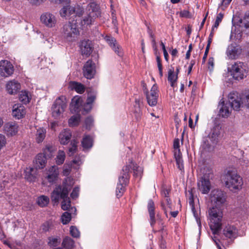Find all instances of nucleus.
<instances>
[{
  "label": "nucleus",
  "mask_w": 249,
  "mask_h": 249,
  "mask_svg": "<svg viewBox=\"0 0 249 249\" xmlns=\"http://www.w3.org/2000/svg\"><path fill=\"white\" fill-rule=\"evenodd\" d=\"M224 180L226 187L234 192L241 189L243 184L242 178L234 171H228Z\"/></svg>",
  "instance_id": "obj_3"
},
{
  "label": "nucleus",
  "mask_w": 249,
  "mask_h": 249,
  "mask_svg": "<svg viewBox=\"0 0 249 249\" xmlns=\"http://www.w3.org/2000/svg\"><path fill=\"white\" fill-rule=\"evenodd\" d=\"M195 64V61L194 60H192L190 63V65L188 70V73L190 74L192 70L193 67Z\"/></svg>",
  "instance_id": "obj_61"
},
{
  "label": "nucleus",
  "mask_w": 249,
  "mask_h": 249,
  "mask_svg": "<svg viewBox=\"0 0 249 249\" xmlns=\"http://www.w3.org/2000/svg\"><path fill=\"white\" fill-rule=\"evenodd\" d=\"M47 158L44 154H38L36 158V166L39 169H43L46 165Z\"/></svg>",
  "instance_id": "obj_28"
},
{
  "label": "nucleus",
  "mask_w": 249,
  "mask_h": 249,
  "mask_svg": "<svg viewBox=\"0 0 249 249\" xmlns=\"http://www.w3.org/2000/svg\"><path fill=\"white\" fill-rule=\"evenodd\" d=\"M208 64L209 65V68L210 69V66L211 67V69H212L213 67L214 62L213 58L211 57L209 59Z\"/></svg>",
  "instance_id": "obj_64"
},
{
  "label": "nucleus",
  "mask_w": 249,
  "mask_h": 249,
  "mask_svg": "<svg viewBox=\"0 0 249 249\" xmlns=\"http://www.w3.org/2000/svg\"><path fill=\"white\" fill-rule=\"evenodd\" d=\"M95 63L91 60H88L84 64L83 68L84 76L87 79H92L95 74Z\"/></svg>",
  "instance_id": "obj_12"
},
{
  "label": "nucleus",
  "mask_w": 249,
  "mask_h": 249,
  "mask_svg": "<svg viewBox=\"0 0 249 249\" xmlns=\"http://www.w3.org/2000/svg\"><path fill=\"white\" fill-rule=\"evenodd\" d=\"M83 100L81 96H75L71 100L70 105V110L72 113H79L84 110V106H83Z\"/></svg>",
  "instance_id": "obj_18"
},
{
  "label": "nucleus",
  "mask_w": 249,
  "mask_h": 249,
  "mask_svg": "<svg viewBox=\"0 0 249 249\" xmlns=\"http://www.w3.org/2000/svg\"><path fill=\"white\" fill-rule=\"evenodd\" d=\"M176 162L178 165V168L182 170L183 169V160L181 158L180 154L178 153V157H176Z\"/></svg>",
  "instance_id": "obj_51"
},
{
  "label": "nucleus",
  "mask_w": 249,
  "mask_h": 249,
  "mask_svg": "<svg viewBox=\"0 0 249 249\" xmlns=\"http://www.w3.org/2000/svg\"><path fill=\"white\" fill-rule=\"evenodd\" d=\"M82 55L89 56L91 53L93 47L92 42L89 40H84L81 42L80 45Z\"/></svg>",
  "instance_id": "obj_22"
},
{
  "label": "nucleus",
  "mask_w": 249,
  "mask_h": 249,
  "mask_svg": "<svg viewBox=\"0 0 249 249\" xmlns=\"http://www.w3.org/2000/svg\"><path fill=\"white\" fill-rule=\"evenodd\" d=\"M242 97L238 96L236 92H231L229 94V104L233 109L238 111L243 107L242 103Z\"/></svg>",
  "instance_id": "obj_11"
},
{
  "label": "nucleus",
  "mask_w": 249,
  "mask_h": 249,
  "mask_svg": "<svg viewBox=\"0 0 249 249\" xmlns=\"http://www.w3.org/2000/svg\"><path fill=\"white\" fill-rule=\"evenodd\" d=\"M62 247L65 249H73L74 247V241L71 237L66 236L63 240Z\"/></svg>",
  "instance_id": "obj_37"
},
{
  "label": "nucleus",
  "mask_w": 249,
  "mask_h": 249,
  "mask_svg": "<svg viewBox=\"0 0 249 249\" xmlns=\"http://www.w3.org/2000/svg\"><path fill=\"white\" fill-rule=\"evenodd\" d=\"M124 183V179L123 176L119 178V183L117 185L116 189V196L118 198L121 197L124 192V189L123 184Z\"/></svg>",
  "instance_id": "obj_34"
},
{
  "label": "nucleus",
  "mask_w": 249,
  "mask_h": 249,
  "mask_svg": "<svg viewBox=\"0 0 249 249\" xmlns=\"http://www.w3.org/2000/svg\"><path fill=\"white\" fill-rule=\"evenodd\" d=\"M73 183L71 178L65 179L62 184L56 186L51 194L53 201L58 202L62 199L61 208L64 211H69L71 207V200L69 197V192L71 190Z\"/></svg>",
  "instance_id": "obj_1"
},
{
  "label": "nucleus",
  "mask_w": 249,
  "mask_h": 249,
  "mask_svg": "<svg viewBox=\"0 0 249 249\" xmlns=\"http://www.w3.org/2000/svg\"><path fill=\"white\" fill-rule=\"evenodd\" d=\"M75 13L76 16L78 17H80L82 16L84 13V10L82 8H81L80 7H77V8H75Z\"/></svg>",
  "instance_id": "obj_58"
},
{
  "label": "nucleus",
  "mask_w": 249,
  "mask_h": 249,
  "mask_svg": "<svg viewBox=\"0 0 249 249\" xmlns=\"http://www.w3.org/2000/svg\"><path fill=\"white\" fill-rule=\"evenodd\" d=\"M222 234L226 239L233 242L238 236V230L234 225L228 224L223 228Z\"/></svg>",
  "instance_id": "obj_10"
},
{
  "label": "nucleus",
  "mask_w": 249,
  "mask_h": 249,
  "mask_svg": "<svg viewBox=\"0 0 249 249\" xmlns=\"http://www.w3.org/2000/svg\"><path fill=\"white\" fill-rule=\"evenodd\" d=\"M79 188L77 187H74L71 194V196L73 199L76 198L79 194Z\"/></svg>",
  "instance_id": "obj_53"
},
{
  "label": "nucleus",
  "mask_w": 249,
  "mask_h": 249,
  "mask_svg": "<svg viewBox=\"0 0 249 249\" xmlns=\"http://www.w3.org/2000/svg\"><path fill=\"white\" fill-rule=\"evenodd\" d=\"M220 134V131L218 126H214L211 130L209 135V138L211 140L212 143L214 144L217 142L218 137Z\"/></svg>",
  "instance_id": "obj_35"
},
{
  "label": "nucleus",
  "mask_w": 249,
  "mask_h": 249,
  "mask_svg": "<svg viewBox=\"0 0 249 249\" xmlns=\"http://www.w3.org/2000/svg\"><path fill=\"white\" fill-rule=\"evenodd\" d=\"M71 137V133L70 130L64 129L59 135V140L61 144L66 145L68 143Z\"/></svg>",
  "instance_id": "obj_25"
},
{
  "label": "nucleus",
  "mask_w": 249,
  "mask_h": 249,
  "mask_svg": "<svg viewBox=\"0 0 249 249\" xmlns=\"http://www.w3.org/2000/svg\"><path fill=\"white\" fill-rule=\"evenodd\" d=\"M75 9L74 7L67 5L63 7L60 10V15L62 17H66L70 16L72 14H74Z\"/></svg>",
  "instance_id": "obj_33"
},
{
  "label": "nucleus",
  "mask_w": 249,
  "mask_h": 249,
  "mask_svg": "<svg viewBox=\"0 0 249 249\" xmlns=\"http://www.w3.org/2000/svg\"><path fill=\"white\" fill-rule=\"evenodd\" d=\"M143 105L142 99L141 98H136L132 110L133 115L137 122H140L143 115L142 108Z\"/></svg>",
  "instance_id": "obj_13"
},
{
  "label": "nucleus",
  "mask_w": 249,
  "mask_h": 249,
  "mask_svg": "<svg viewBox=\"0 0 249 249\" xmlns=\"http://www.w3.org/2000/svg\"><path fill=\"white\" fill-rule=\"evenodd\" d=\"M14 67L10 62L8 60L0 61V74L1 76L8 77L13 74Z\"/></svg>",
  "instance_id": "obj_15"
},
{
  "label": "nucleus",
  "mask_w": 249,
  "mask_h": 249,
  "mask_svg": "<svg viewBox=\"0 0 249 249\" xmlns=\"http://www.w3.org/2000/svg\"><path fill=\"white\" fill-rule=\"evenodd\" d=\"M198 190L202 194H207L211 188V184L209 178L205 175L202 177L197 182Z\"/></svg>",
  "instance_id": "obj_14"
},
{
  "label": "nucleus",
  "mask_w": 249,
  "mask_h": 249,
  "mask_svg": "<svg viewBox=\"0 0 249 249\" xmlns=\"http://www.w3.org/2000/svg\"><path fill=\"white\" fill-rule=\"evenodd\" d=\"M93 139L89 135H85L81 141L82 146L84 150L89 149L93 146Z\"/></svg>",
  "instance_id": "obj_30"
},
{
  "label": "nucleus",
  "mask_w": 249,
  "mask_h": 249,
  "mask_svg": "<svg viewBox=\"0 0 249 249\" xmlns=\"http://www.w3.org/2000/svg\"><path fill=\"white\" fill-rule=\"evenodd\" d=\"M19 100L23 104H28L30 100V98L28 95V92L26 91H22L19 95Z\"/></svg>",
  "instance_id": "obj_43"
},
{
  "label": "nucleus",
  "mask_w": 249,
  "mask_h": 249,
  "mask_svg": "<svg viewBox=\"0 0 249 249\" xmlns=\"http://www.w3.org/2000/svg\"><path fill=\"white\" fill-rule=\"evenodd\" d=\"M209 226L213 234H217L221 229L223 211L221 208L212 207L208 210Z\"/></svg>",
  "instance_id": "obj_2"
},
{
  "label": "nucleus",
  "mask_w": 249,
  "mask_h": 249,
  "mask_svg": "<svg viewBox=\"0 0 249 249\" xmlns=\"http://www.w3.org/2000/svg\"><path fill=\"white\" fill-rule=\"evenodd\" d=\"M209 49L210 48H209V46H207L206 48L205 53L203 57V60L204 62L205 61V60L207 58V55L209 51Z\"/></svg>",
  "instance_id": "obj_63"
},
{
  "label": "nucleus",
  "mask_w": 249,
  "mask_h": 249,
  "mask_svg": "<svg viewBox=\"0 0 249 249\" xmlns=\"http://www.w3.org/2000/svg\"><path fill=\"white\" fill-rule=\"evenodd\" d=\"M147 208L149 213L150 224L153 226L155 223V204L153 200H149L148 202Z\"/></svg>",
  "instance_id": "obj_29"
},
{
  "label": "nucleus",
  "mask_w": 249,
  "mask_h": 249,
  "mask_svg": "<svg viewBox=\"0 0 249 249\" xmlns=\"http://www.w3.org/2000/svg\"><path fill=\"white\" fill-rule=\"evenodd\" d=\"M20 88V84L15 80L11 81L6 85V89L10 94L16 93Z\"/></svg>",
  "instance_id": "obj_26"
},
{
  "label": "nucleus",
  "mask_w": 249,
  "mask_h": 249,
  "mask_svg": "<svg viewBox=\"0 0 249 249\" xmlns=\"http://www.w3.org/2000/svg\"><path fill=\"white\" fill-rule=\"evenodd\" d=\"M173 146L175 150H178V153L179 152V153L180 154L179 149V140L177 138L174 140Z\"/></svg>",
  "instance_id": "obj_56"
},
{
  "label": "nucleus",
  "mask_w": 249,
  "mask_h": 249,
  "mask_svg": "<svg viewBox=\"0 0 249 249\" xmlns=\"http://www.w3.org/2000/svg\"><path fill=\"white\" fill-rule=\"evenodd\" d=\"M224 15L222 13H219L216 17V20L215 23L213 27V30H214V28H217L219 26L220 23L222 21V20L223 18Z\"/></svg>",
  "instance_id": "obj_48"
},
{
  "label": "nucleus",
  "mask_w": 249,
  "mask_h": 249,
  "mask_svg": "<svg viewBox=\"0 0 249 249\" xmlns=\"http://www.w3.org/2000/svg\"><path fill=\"white\" fill-rule=\"evenodd\" d=\"M49 202V198L48 196H41L37 198V203L41 207L47 206Z\"/></svg>",
  "instance_id": "obj_44"
},
{
  "label": "nucleus",
  "mask_w": 249,
  "mask_h": 249,
  "mask_svg": "<svg viewBox=\"0 0 249 249\" xmlns=\"http://www.w3.org/2000/svg\"><path fill=\"white\" fill-rule=\"evenodd\" d=\"M158 88L156 84H154L149 93L146 92V99L148 104L150 106H155L157 105L159 97Z\"/></svg>",
  "instance_id": "obj_16"
},
{
  "label": "nucleus",
  "mask_w": 249,
  "mask_h": 249,
  "mask_svg": "<svg viewBox=\"0 0 249 249\" xmlns=\"http://www.w3.org/2000/svg\"><path fill=\"white\" fill-rule=\"evenodd\" d=\"M42 230L43 231L46 232L49 231L50 228V224L48 222H45L42 224L41 226Z\"/></svg>",
  "instance_id": "obj_59"
},
{
  "label": "nucleus",
  "mask_w": 249,
  "mask_h": 249,
  "mask_svg": "<svg viewBox=\"0 0 249 249\" xmlns=\"http://www.w3.org/2000/svg\"><path fill=\"white\" fill-rule=\"evenodd\" d=\"M70 234L74 238H78L80 236V232L78 230L76 227L73 226L70 227Z\"/></svg>",
  "instance_id": "obj_49"
},
{
  "label": "nucleus",
  "mask_w": 249,
  "mask_h": 249,
  "mask_svg": "<svg viewBox=\"0 0 249 249\" xmlns=\"http://www.w3.org/2000/svg\"><path fill=\"white\" fill-rule=\"evenodd\" d=\"M67 107V100L65 96H61L57 98L53 105L52 116L55 119L59 118Z\"/></svg>",
  "instance_id": "obj_6"
},
{
  "label": "nucleus",
  "mask_w": 249,
  "mask_h": 249,
  "mask_svg": "<svg viewBox=\"0 0 249 249\" xmlns=\"http://www.w3.org/2000/svg\"><path fill=\"white\" fill-rule=\"evenodd\" d=\"M48 245L50 247H56L61 242V238L59 236H51L48 238Z\"/></svg>",
  "instance_id": "obj_39"
},
{
  "label": "nucleus",
  "mask_w": 249,
  "mask_h": 249,
  "mask_svg": "<svg viewBox=\"0 0 249 249\" xmlns=\"http://www.w3.org/2000/svg\"><path fill=\"white\" fill-rule=\"evenodd\" d=\"M93 122V119L92 117H88L85 121L86 128L87 129L90 128Z\"/></svg>",
  "instance_id": "obj_52"
},
{
  "label": "nucleus",
  "mask_w": 249,
  "mask_h": 249,
  "mask_svg": "<svg viewBox=\"0 0 249 249\" xmlns=\"http://www.w3.org/2000/svg\"><path fill=\"white\" fill-rule=\"evenodd\" d=\"M161 206L162 208L164 209V213L166 215H167V213L169 210L168 209H169V210H172L171 201L168 197L164 198V201L162 203Z\"/></svg>",
  "instance_id": "obj_42"
},
{
  "label": "nucleus",
  "mask_w": 249,
  "mask_h": 249,
  "mask_svg": "<svg viewBox=\"0 0 249 249\" xmlns=\"http://www.w3.org/2000/svg\"><path fill=\"white\" fill-rule=\"evenodd\" d=\"M4 128L6 134L12 136L18 133V126L15 122H8L5 124Z\"/></svg>",
  "instance_id": "obj_24"
},
{
  "label": "nucleus",
  "mask_w": 249,
  "mask_h": 249,
  "mask_svg": "<svg viewBox=\"0 0 249 249\" xmlns=\"http://www.w3.org/2000/svg\"><path fill=\"white\" fill-rule=\"evenodd\" d=\"M169 192V191L167 189L164 188L162 191V195L164 197V198L168 197Z\"/></svg>",
  "instance_id": "obj_62"
},
{
  "label": "nucleus",
  "mask_w": 249,
  "mask_h": 249,
  "mask_svg": "<svg viewBox=\"0 0 249 249\" xmlns=\"http://www.w3.org/2000/svg\"><path fill=\"white\" fill-rule=\"evenodd\" d=\"M242 53V49L239 45L231 44L226 50V54L229 59H235L238 58Z\"/></svg>",
  "instance_id": "obj_17"
},
{
  "label": "nucleus",
  "mask_w": 249,
  "mask_h": 249,
  "mask_svg": "<svg viewBox=\"0 0 249 249\" xmlns=\"http://www.w3.org/2000/svg\"><path fill=\"white\" fill-rule=\"evenodd\" d=\"M105 39L115 53L119 56L123 57L124 54L123 50L120 48V45L118 44L114 37L109 36H106L105 37Z\"/></svg>",
  "instance_id": "obj_20"
},
{
  "label": "nucleus",
  "mask_w": 249,
  "mask_h": 249,
  "mask_svg": "<svg viewBox=\"0 0 249 249\" xmlns=\"http://www.w3.org/2000/svg\"><path fill=\"white\" fill-rule=\"evenodd\" d=\"M96 97V95L93 93L88 94L87 103L84 105V111L88 112L91 109V104L94 101Z\"/></svg>",
  "instance_id": "obj_32"
},
{
  "label": "nucleus",
  "mask_w": 249,
  "mask_h": 249,
  "mask_svg": "<svg viewBox=\"0 0 249 249\" xmlns=\"http://www.w3.org/2000/svg\"><path fill=\"white\" fill-rule=\"evenodd\" d=\"M40 21L43 24L49 28L54 27L56 23V19L55 16L49 12L42 14L40 17Z\"/></svg>",
  "instance_id": "obj_19"
},
{
  "label": "nucleus",
  "mask_w": 249,
  "mask_h": 249,
  "mask_svg": "<svg viewBox=\"0 0 249 249\" xmlns=\"http://www.w3.org/2000/svg\"><path fill=\"white\" fill-rule=\"evenodd\" d=\"M6 139L4 135L0 134V150L5 145Z\"/></svg>",
  "instance_id": "obj_54"
},
{
  "label": "nucleus",
  "mask_w": 249,
  "mask_h": 249,
  "mask_svg": "<svg viewBox=\"0 0 249 249\" xmlns=\"http://www.w3.org/2000/svg\"><path fill=\"white\" fill-rule=\"evenodd\" d=\"M46 129L43 127L37 129L36 133V141L37 143L43 142L46 137Z\"/></svg>",
  "instance_id": "obj_38"
},
{
  "label": "nucleus",
  "mask_w": 249,
  "mask_h": 249,
  "mask_svg": "<svg viewBox=\"0 0 249 249\" xmlns=\"http://www.w3.org/2000/svg\"><path fill=\"white\" fill-rule=\"evenodd\" d=\"M78 142L76 140H73L71 142V146L69 149V156H72L75 152H76L77 149V144Z\"/></svg>",
  "instance_id": "obj_45"
},
{
  "label": "nucleus",
  "mask_w": 249,
  "mask_h": 249,
  "mask_svg": "<svg viewBox=\"0 0 249 249\" xmlns=\"http://www.w3.org/2000/svg\"><path fill=\"white\" fill-rule=\"evenodd\" d=\"M241 23L244 24L246 28H249V12L245 14L244 18L241 19Z\"/></svg>",
  "instance_id": "obj_50"
},
{
  "label": "nucleus",
  "mask_w": 249,
  "mask_h": 249,
  "mask_svg": "<svg viewBox=\"0 0 249 249\" xmlns=\"http://www.w3.org/2000/svg\"><path fill=\"white\" fill-rule=\"evenodd\" d=\"M58 168L55 165L52 166L47 170L45 178L50 183L55 182L58 177Z\"/></svg>",
  "instance_id": "obj_21"
},
{
  "label": "nucleus",
  "mask_w": 249,
  "mask_h": 249,
  "mask_svg": "<svg viewBox=\"0 0 249 249\" xmlns=\"http://www.w3.org/2000/svg\"><path fill=\"white\" fill-rule=\"evenodd\" d=\"M211 201L212 207L221 208L226 202V196L222 191L219 190H213L211 194Z\"/></svg>",
  "instance_id": "obj_7"
},
{
  "label": "nucleus",
  "mask_w": 249,
  "mask_h": 249,
  "mask_svg": "<svg viewBox=\"0 0 249 249\" xmlns=\"http://www.w3.org/2000/svg\"><path fill=\"white\" fill-rule=\"evenodd\" d=\"M26 113L25 107L19 104H15L13 107L12 116L15 119H20L24 117Z\"/></svg>",
  "instance_id": "obj_23"
},
{
  "label": "nucleus",
  "mask_w": 249,
  "mask_h": 249,
  "mask_svg": "<svg viewBox=\"0 0 249 249\" xmlns=\"http://www.w3.org/2000/svg\"><path fill=\"white\" fill-rule=\"evenodd\" d=\"M222 107L220 108L219 115L222 117H228L231 112V108L228 103L224 104V102L221 103Z\"/></svg>",
  "instance_id": "obj_31"
},
{
  "label": "nucleus",
  "mask_w": 249,
  "mask_h": 249,
  "mask_svg": "<svg viewBox=\"0 0 249 249\" xmlns=\"http://www.w3.org/2000/svg\"><path fill=\"white\" fill-rule=\"evenodd\" d=\"M46 0H28L29 2L33 5H39Z\"/></svg>",
  "instance_id": "obj_57"
},
{
  "label": "nucleus",
  "mask_w": 249,
  "mask_h": 249,
  "mask_svg": "<svg viewBox=\"0 0 249 249\" xmlns=\"http://www.w3.org/2000/svg\"><path fill=\"white\" fill-rule=\"evenodd\" d=\"M230 72L235 79L241 80L247 76L248 68L243 62H236L232 65Z\"/></svg>",
  "instance_id": "obj_5"
},
{
  "label": "nucleus",
  "mask_w": 249,
  "mask_h": 249,
  "mask_svg": "<svg viewBox=\"0 0 249 249\" xmlns=\"http://www.w3.org/2000/svg\"><path fill=\"white\" fill-rule=\"evenodd\" d=\"M242 105L249 107V95L242 97Z\"/></svg>",
  "instance_id": "obj_55"
},
{
  "label": "nucleus",
  "mask_w": 249,
  "mask_h": 249,
  "mask_svg": "<svg viewBox=\"0 0 249 249\" xmlns=\"http://www.w3.org/2000/svg\"><path fill=\"white\" fill-rule=\"evenodd\" d=\"M178 78L177 74L175 73L174 68L172 67L168 71V81L170 83L172 87H174Z\"/></svg>",
  "instance_id": "obj_36"
},
{
  "label": "nucleus",
  "mask_w": 249,
  "mask_h": 249,
  "mask_svg": "<svg viewBox=\"0 0 249 249\" xmlns=\"http://www.w3.org/2000/svg\"><path fill=\"white\" fill-rule=\"evenodd\" d=\"M79 122V117L76 116H72L69 120V124L70 126L77 125Z\"/></svg>",
  "instance_id": "obj_47"
},
{
  "label": "nucleus",
  "mask_w": 249,
  "mask_h": 249,
  "mask_svg": "<svg viewBox=\"0 0 249 249\" xmlns=\"http://www.w3.org/2000/svg\"><path fill=\"white\" fill-rule=\"evenodd\" d=\"M87 15L81 20V26H90L93 24L96 18L100 16L99 6L95 2H90L87 6Z\"/></svg>",
  "instance_id": "obj_4"
},
{
  "label": "nucleus",
  "mask_w": 249,
  "mask_h": 249,
  "mask_svg": "<svg viewBox=\"0 0 249 249\" xmlns=\"http://www.w3.org/2000/svg\"><path fill=\"white\" fill-rule=\"evenodd\" d=\"M127 154L130 158L128 159V164L125 167V171H127L128 172L133 171L134 176L135 177L141 178L143 173V169L142 167L138 166L133 162L132 159L134 154L131 152H127Z\"/></svg>",
  "instance_id": "obj_9"
},
{
  "label": "nucleus",
  "mask_w": 249,
  "mask_h": 249,
  "mask_svg": "<svg viewBox=\"0 0 249 249\" xmlns=\"http://www.w3.org/2000/svg\"><path fill=\"white\" fill-rule=\"evenodd\" d=\"M72 163L79 166L82 163V161L79 157H75L72 161Z\"/></svg>",
  "instance_id": "obj_60"
},
{
  "label": "nucleus",
  "mask_w": 249,
  "mask_h": 249,
  "mask_svg": "<svg viewBox=\"0 0 249 249\" xmlns=\"http://www.w3.org/2000/svg\"><path fill=\"white\" fill-rule=\"evenodd\" d=\"M66 158L65 153L64 151L59 150L58 151L57 155L55 159L56 163L57 165L62 164Z\"/></svg>",
  "instance_id": "obj_41"
},
{
  "label": "nucleus",
  "mask_w": 249,
  "mask_h": 249,
  "mask_svg": "<svg viewBox=\"0 0 249 249\" xmlns=\"http://www.w3.org/2000/svg\"><path fill=\"white\" fill-rule=\"evenodd\" d=\"M64 36L69 40L72 41L73 38L79 35V30L75 23L69 22L63 26Z\"/></svg>",
  "instance_id": "obj_8"
},
{
  "label": "nucleus",
  "mask_w": 249,
  "mask_h": 249,
  "mask_svg": "<svg viewBox=\"0 0 249 249\" xmlns=\"http://www.w3.org/2000/svg\"><path fill=\"white\" fill-rule=\"evenodd\" d=\"M71 86L72 89H74L77 92L82 94L85 91L84 86L78 82H71Z\"/></svg>",
  "instance_id": "obj_40"
},
{
  "label": "nucleus",
  "mask_w": 249,
  "mask_h": 249,
  "mask_svg": "<svg viewBox=\"0 0 249 249\" xmlns=\"http://www.w3.org/2000/svg\"><path fill=\"white\" fill-rule=\"evenodd\" d=\"M71 219V213L66 212L61 216V221L63 224H68Z\"/></svg>",
  "instance_id": "obj_46"
},
{
  "label": "nucleus",
  "mask_w": 249,
  "mask_h": 249,
  "mask_svg": "<svg viewBox=\"0 0 249 249\" xmlns=\"http://www.w3.org/2000/svg\"><path fill=\"white\" fill-rule=\"evenodd\" d=\"M25 178L30 182L35 181L37 175V169L33 167L27 168L25 171Z\"/></svg>",
  "instance_id": "obj_27"
}]
</instances>
